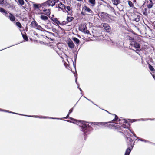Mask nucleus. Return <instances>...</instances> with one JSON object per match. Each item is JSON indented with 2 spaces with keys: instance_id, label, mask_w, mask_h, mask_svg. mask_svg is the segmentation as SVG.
<instances>
[{
  "instance_id": "603ef678",
  "label": "nucleus",
  "mask_w": 155,
  "mask_h": 155,
  "mask_svg": "<svg viewBox=\"0 0 155 155\" xmlns=\"http://www.w3.org/2000/svg\"><path fill=\"white\" fill-rule=\"evenodd\" d=\"M0 111H4V110H3V109H1L0 108Z\"/></svg>"
},
{
  "instance_id": "a19ab883",
  "label": "nucleus",
  "mask_w": 155,
  "mask_h": 155,
  "mask_svg": "<svg viewBox=\"0 0 155 155\" xmlns=\"http://www.w3.org/2000/svg\"><path fill=\"white\" fill-rule=\"evenodd\" d=\"M4 0H0V4H3Z\"/></svg>"
},
{
  "instance_id": "ea45409f",
  "label": "nucleus",
  "mask_w": 155,
  "mask_h": 155,
  "mask_svg": "<svg viewBox=\"0 0 155 155\" xmlns=\"http://www.w3.org/2000/svg\"><path fill=\"white\" fill-rule=\"evenodd\" d=\"M74 107H73L72 108L70 109L69 110V114H70L72 112V111H73V108Z\"/></svg>"
},
{
  "instance_id": "e433bc0d",
  "label": "nucleus",
  "mask_w": 155,
  "mask_h": 155,
  "mask_svg": "<svg viewBox=\"0 0 155 155\" xmlns=\"http://www.w3.org/2000/svg\"><path fill=\"white\" fill-rule=\"evenodd\" d=\"M148 120V119H138L137 120V121H146Z\"/></svg>"
},
{
  "instance_id": "f03ea898",
  "label": "nucleus",
  "mask_w": 155,
  "mask_h": 155,
  "mask_svg": "<svg viewBox=\"0 0 155 155\" xmlns=\"http://www.w3.org/2000/svg\"><path fill=\"white\" fill-rule=\"evenodd\" d=\"M127 143H129V144L131 147V148L128 147V148L126 149L124 155H129L132 149L133 148V147L134 145V142L133 143V140L130 137H127Z\"/></svg>"
},
{
  "instance_id": "7c9ffc66",
  "label": "nucleus",
  "mask_w": 155,
  "mask_h": 155,
  "mask_svg": "<svg viewBox=\"0 0 155 155\" xmlns=\"http://www.w3.org/2000/svg\"><path fill=\"white\" fill-rule=\"evenodd\" d=\"M128 4L130 6V7H132L133 6V4L132 3V2L130 1H128Z\"/></svg>"
},
{
  "instance_id": "a18cd8bd",
  "label": "nucleus",
  "mask_w": 155,
  "mask_h": 155,
  "mask_svg": "<svg viewBox=\"0 0 155 155\" xmlns=\"http://www.w3.org/2000/svg\"><path fill=\"white\" fill-rule=\"evenodd\" d=\"M79 87V85L78 86V88H79L80 89V91H81V92H82V90H81V88Z\"/></svg>"
},
{
  "instance_id": "c85d7f7f",
  "label": "nucleus",
  "mask_w": 155,
  "mask_h": 155,
  "mask_svg": "<svg viewBox=\"0 0 155 155\" xmlns=\"http://www.w3.org/2000/svg\"><path fill=\"white\" fill-rule=\"evenodd\" d=\"M3 111L5 112H7L9 113H12V114H14L21 115H22V114H18V113H14V112H11V111H8V110H4V111Z\"/></svg>"
},
{
  "instance_id": "e2e57ef3",
  "label": "nucleus",
  "mask_w": 155,
  "mask_h": 155,
  "mask_svg": "<svg viewBox=\"0 0 155 155\" xmlns=\"http://www.w3.org/2000/svg\"><path fill=\"white\" fill-rule=\"evenodd\" d=\"M66 22H65V24H66Z\"/></svg>"
},
{
  "instance_id": "2eb2a0df",
  "label": "nucleus",
  "mask_w": 155,
  "mask_h": 155,
  "mask_svg": "<svg viewBox=\"0 0 155 155\" xmlns=\"http://www.w3.org/2000/svg\"><path fill=\"white\" fill-rule=\"evenodd\" d=\"M43 12L45 13V15L48 16L50 15V12L49 9H44Z\"/></svg>"
},
{
  "instance_id": "9d476101",
  "label": "nucleus",
  "mask_w": 155,
  "mask_h": 155,
  "mask_svg": "<svg viewBox=\"0 0 155 155\" xmlns=\"http://www.w3.org/2000/svg\"><path fill=\"white\" fill-rule=\"evenodd\" d=\"M68 46L71 48L72 49L74 48L75 45L72 41L70 40L67 43Z\"/></svg>"
},
{
  "instance_id": "bf43d9fd",
  "label": "nucleus",
  "mask_w": 155,
  "mask_h": 155,
  "mask_svg": "<svg viewBox=\"0 0 155 155\" xmlns=\"http://www.w3.org/2000/svg\"><path fill=\"white\" fill-rule=\"evenodd\" d=\"M106 111H107V112H108V113H109V112H108V111H107V110H106Z\"/></svg>"
},
{
  "instance_id": "473e14b6",
  "label": "nucleus",
  "mask_w": 155,
  "mask_h": 155,
  "mask_svg": "<svg viewBox=\"0 0 155 155\" xmlns=\"http://www.w3.org/2000/svg\"><path fill=\"white\" fill-rule=\"evenodd\" d=\"M112 114L113 115L115 116V118H114V119L113 120V121H116V120H118V117L115 114Z\"/></svg>"
},
{
  "instance_id": "5701e85b",
  "label": "nucleus",
  "mask_w": 155,
  "mask_h": 155,
  "mask_svg": "<svg viewBox=\"0 0 155 155\" xmlns=\"http://www.w3.org/2000/svg\"><path fill=\"white\" fill-rule=\"evenodd\" d=\"M153 4V3H150L148 4L147 5V8L149 9H150L151 8H152Z\"/></svg>"
},
{
  "instance_id": "2f4dec72",
  "label": "nucleus",
  "mask_w": 155,
  "mask_h": 155,
  "mask_svg": "<svg viewBox=\"0 0 155 155\" xmlns=\"http://www.w3.org/2000/svg\"><path fill=\"white\" fill-rule=\"evenodd\" d=\"M87 27L86 25H83V26L82 27V29L83 30L82 31L85 32V30H86Z\"/></svg>"
},
{
  "instance_id": "f704fd0d",
  "label": "nucleus",
  "mask_w": 155,
  "mask_h": 155,
  "mask_svg": "<svg viewBox=\"0 0 155 155\" xmlns=\"http://www.w3.org/2000/svg\"><path fill=\"white\" fill-rule=\"evenodd\" d=\"M45 32H46L49 34L50 35H53V36H54V34L52 32H50L48 31H47L45 30Z\"/></svg>"
},
{
  "instance_id": "c03bdc74",
  "label": "nucleus",
  "mask_w": 155,
  "mask_h": 155,
  "mask_svg": "<svg viewBox=\"0 0 155 155\" xmlns=\"http://www.w3.org/2000/svg\"><path fill=\"white\" fill-rule=\"evenodd\" d=\"M54 2H55V4L56 3H57L59 1V0H54Z\"/></svg>"
},
{
  "instance_id": "1a4fd4ad",
  "label": "nucleus",
  "mask_w": 155,
  "mask_h": 155,
  "mask_svg": "<svg viewBox=\"0 0 155 155\" xmlns=\"http://www.w3.org/2000/svg\"><path fill=\"white\" fill-rule=\"evenodd\" d=\"M128 129L129 130L130 132L132 133L133 134V136H134L135 137H136L137 138V139L139 140L140 141H141L144 142H146V143H149V142L148 141H147L143 139L142 138H140L139 137H137L136 136V134L133 132L131 130H130L129 128H128Z\"/></svg>"
},
{
  "instance_id": "6e6d98bb",
  "label": "nucleus",
  "mask_w": 155,
  "mask_h": 155,
  "mask_svg": "<svg viewBox=\"0 0 155 155\" xmlns=\"http://www.w3.org/2000/svg\"><path fill=\"white\" fill-rule=\"evenodd\" d=\"M67 121L68 122H70V121L69 120H67Z\"/></svg>"
},
{
  "instance_id": "37998d69",
  "label": "nucleus",
  "mask_w": 155,
  "mask_h": 155,
  "mask_svg": "<svg viewBox=\"0 0 155 155\" xmlns=\"http://www.w3.org/2000/svg\"><path fill=\"white\" fill-rule=\"evenodd\" d=\"M84 97L85 98H86V99H87V100H89L90 101H91V102H92L93 103V102L91 101V100H89L88 99H87V98H86V97H85L84 96Z\"/></svg>"
},
{
  "instance_id": "680f3d73",
  "label": "nucleus",
  "mask_w": 155,
  "mask_h": 155,
  "mask_svg": "<svg viewBox=\"0 0 155 155\" xmlns=\"http://www.w3.org/2000/svg\"><path fill=\"white\" fill-rule=\"evenodd\" d=\"M118 126H119V125H118V126H117V127H118Z\"/></svg>"
},
{
  "instance_id": "423d86ee",
  "label": "nucleus",
  "mask_w": 155,
  "mask_h": 155,
  "mask_svg": "<svg viewBox=\"0 0 155 155\" xmlns=\"http://www.w3.org/2000/svg\"><path fill=\"white\" fill-rule=\"evenodd\" d=\"M54 2V0H49L42 4L44 6H45L46 5H47L49 6H53L55 5V2Z\"/></svg>"
},
{
  "instance_id": "a878e982",
  "label": "nucleus",
  "mask_w": 155,
  "mask_h": 155,
  "mask_svg": "<svg viewBox=\"0 0 155 155\" xmlns=\"http://www.w3.org/2000/svg\"><path fill=\"white\" fill-rule=\"evenodd\" d=\"M16 26H17L18 27L20 28H21L22 25L19 22H17L16 23Z\"/></svg>"
},
{
  "instance_id": "09e8293b",
  "label": "nucleus",
  "mask_w": 155,
  "mask_h": 155,
  "mask_svg": "<svg viewBox=\"0 0 155 155\" xmlns=\"http://www.w3.org/2000/svg\"><path fill=\"white\" fill-rule=\"evenodd\" d=\"M123 128H126V125H124V124H123Z\"/></svg>"
},
{
  "instance_id": "c756f323",
  "label": "nucleus",
  "mask_w": 155,
  "mask_h": 155,
  "mask_svg": "<svg viewBox=\"0 0 155 155\" xmlns=\"http://www.w3.org/2000/svg\"><path fill=\"white\" fill-rule=\"evenodd\" d=\"M127 39L129 40L133 41L134 40V38L133 37H132L129 36H127Z\"/></svg>"
},
{
  "instance_id": "4be33fe9",
  "label": "nucleus",
  "mask_w": 155,
  "mask_h": 155,
  "mask_svg": "<svg viewBox=\"0 0 155 155\" xmlns=\"http://www.w3.org/2000/svg\"><path fill=\"white\" fill-rule=\"evenodd\" d=\"M133 21H135L136 22H138L140 21V16L138 15L136 18L133 19Z\"/></svg>"
},
{
  "instance_id": "3c124183",
  "label": "nucleus",
  "mask_w": 155,
  "mask_h": 155,
  "mask_svg": "<svg viewBox=\"0 0 155 155\" xmlns=\"http://www.w3.org/2000/svg\"><path fill=\"white\" fill-rule=\"evenodd\" d=\"M134 51L136 53H137L139 55V53L137 52V51H136V50H134Z\"/></svg>"
},
{
  "instance_id": "7ed1b4c3",
  "label": "nucleus",
  "mask_w": 155,
  "mask_h": 155,
  "mask_svg": "<svg viewBox=\"0 0 155 155\" xmlns=\"http://www.w3.org/2000/svg\"><path fill=\"white\" fill-rule=\"evenodd\" d=\"M130 45L131 46L134 47L135 48H137V49L136 50V51H140L139 49L140 48V45L139 43L132 41L130 42Z\"/></svg>"
},
{
  "instance_id": "4468645a",
  "label": "nucleus",
  "mask_w": 155,
  "mask_h": 155,
  "mask_svg": "<svg viewBox=\"0 0 155 155\" xmlns=\"http://www.w3.org/2000/svg\"><path fill=\"white\" fill-rule=\"evenodd\" d=\"M52 21L54 22L57 25H59V24H60V25H61V23H60V21L58 20L55 18H53L52 19Z\"/></svg>"
},
{
  "instance_id": "4d7b16f0",
  "label": "nucleus",
  "mask_w": 155,
  "mask_h": 155,
  "mask_svg": "<svg viewBox=\"0 0 155 155\" xmlns=\"http://www.w3.org/2000/svg\"><path fill=\"white\" fill-rule=\"evenodd\" d=\"M125 123H127V122L126 121H125Z\"/></svg>"
},
{
  "instance_id": "5fc2aeb1",
  "label": "nucleus",
  "mask_w": 155,
  "mask_h": 155,
  "mask_svg": "<svg viewBox=\"0 0 155 155\" xmlns=\"http://www.w3.org/2000/svg\"><path fill=\"white\" fill-rule=\"evenodd\" d=\"M16 17H18V15H16Z\"/></svg>"
},
{
  "instance_id": "cd10ccee",
  "label": "nucleus",
  "mask_w": 155,
  "mask_h": 155,
  "mask_svg": "<svg viewBox=\"0 0 155 155\" xmlns=\"http://www.w3.org/2000/svg\"><path fill=\"white\" fill-rule=\"evenodd\" d=\"M89 2L90 3L93 5H95V0H89Z\"/></svg>"
},
{
  "instance_id": "864d4df0",
  "label": "nucleus",
  "mask_w": 155,
  "mask_h": 155,
  "mask_svg": "<svg viewBox=\"0 0 155 155\" xmlns=\"http://www.w3.org/2000/svg\"><path fill=\"white\" fill-rule=\"evenodd\" d=\"M76 58H77V57H76H76H75V61H76Z\"/></svg>"
},
{
  "instance_id": "20e7f679",
  "label": "nucleus",
  "mask_w": 155,
  "mask_h": 155,
  "mask_svg": "<svg viewBox=\"0 0 155 155\" xmlns=\"http://www.w3.org/2000/svg\"><path fill=\"white\" fill-rule=\"evenodd\" d=\"M22 116H25L29 117H34L35 118H44V119H60V118H53L50 117H43V116H42L41 117H40L38 116H35V115H22Z\"/></svg>"
},
{
  "instance_id": "13d9d810",
  "label": "nucleus",
  "mask_w": 155,
  "mask_h": 155,
  "mask_svg": "<svg viewBox=\"0 0 155 155\" xmlns=\"http://www.w3.org/2000/svg\"><path fill=\"white\" fill-rule=\"evenodd\" d=\"M153 78L155 79V76H153Z\"/></svg>"
},
{
  "instance_id": "a211bd4d",
  "label": "nucleus",
  "mask_w": 155,
  "mask_h": 155,
  "mask_svg": "<svg viewBox=\"0 0 155 155\" xmlns=\"http://www.w3.org/2000/svg\"><path fill=\"white\" fill-rule=\"evenodd\" d=\"M69 114V113H68V114H67V116L65 117H64L63 118H65V119H67V118H70L71 120H74V121H75V122H74V123L76 122V121H78V120H76L74 119L73 118H71V117H69V114Z\"/></svg>"
},
{
  "instance_id": "58836bf2",
  "label": "nucleus",
  "mask_w": 155,
  "mask_h": 155,
  "mask_svg": "<svg viewBox=\"0 0 155 155\" xmlns=\"http://www.w3.org/2000/svg\"><path fill=\"white\" fill-rule=\"evenodd\" d=\"M149 69L151 71H153V70H154L153 68L151 65H150L149 66Z\"/></svg>"
},
{
  "instance_id": "79ce46f5",
  "label": "nucleus",
  "mask_w": 155,
  "mask_h": 155,
  "mask_svg": "<svg viewBox=\"0 0 155 155\" xmlns=\"http://www.w3.org/2000/svg\"><path fill=\"white\" fill-rule=\"evenodd\" d=\"M86 33L88 34L89 33V31L87 30H85V32Z\"/></svg>"
},
{
  "instance_id": "0eeeda50",
  "label": "nucleus",
  "mask_w": 155,
  "mask_h": 155,
  "mask_svg": "<svg viewBox=\"0 0 155 155\" xmlns=\"http://www.w3.org/2000/svg\"><path fill=\"white\" fill-rule=\"evenodd\" d=\"M0 12L7 18H8L9 16L10 13L2 8L0 7Z\"/></svg>"
},
{
  "instance_id": "f8f14e48",
  "label": "nucleus",
  "mask_w": 155,
  "mask_h": 155,
  "mask_svg": "<svg viewBox=\"0 0 155 155\" xmlns=\"http://www.w3.org/2000/svg\"><path fill=\"white\" fill-rule=\"evenodd\" d=\"M58 8L61 9L62 10L66 8L65 5L61 2H60L59 4H58Z\"/></svg>"
},
{
  "instance_id": "aec40b11",
  "label": "nucleus",
  "mask_w": 155,
  "mask_h": 155,
  "mask_svg": "<svg viewBox=\"0 0 155 155\" xmlns=\"http://www.w3.org/2000/svg\"><path fill=\"white\" fill-rule=\"evenodd\" d=\"M113 4L117 5L119 3V0H112Z\"/></svg>"
},
{
  "instance_id": "de8ad7c7",
  "label": "nucleus",
  "mask_w": 155,
  "mask_h": 155,
  "mask_svg": "<svg viewBox=\"0 0 155 155\" xmlns=\"http://www.w3.org/2000/svg\"><path fill=\"white\" fill-rule=\"evenodd\" d=\"M78 78V77L77 76L76 77V79H75V82H76L77 83V79Z\"/></svg>"
},
{
  "instance_id": "39448f33",
  "label": "nucleus",
  "mask_w": 155,
  "mask_h": 155,
  "mask_svg": "<svg viewBox=\"0 0 155 155\" xmlns=\"http://www.w3.org/2000/svg\"><path fill=\"white\" fill-rule=\"evenodd\" d=\"M31 25L32 27L38 29H40L42 28L41 27L38 25L37 23L35 21H33L31 22Z\"/></svg>"
},
{
  "instance_id": "8fccbe9b",
  "label": "nucleus",
  "mask_w": 155,
  "mask_h": 155,
  "mask_svg": "<svg viewBox=\"0 0 155 155\" xmlns=\"http://www.w3.org/2000/svg\"><path fill=\"white\" fill-rule=\"evenodd\" d=\"M150 1V3H153V2L152 0H149Z\"/></svg>"
},
{
  "instance_id": "72a5a7b5",
  "label": "nucleus",
  "mask_w": 155,
  "mask_h": 155,
  "mask_svg": "<svg viewBox=\"0 0 155 155\" xmlns=\"http://www.w3.org/2000/svg\"><path fill=\"white\" fill-rule=\"evenodd\" d=\"M18 2L21 5H23L24 4V2L23 0H18Z\"/></svg>"
},
{
  "instance_id": "c9c22d12",
  "label": "nucleus",
  "mask_w": 155,
  "mask_h": 155,
  "mask_svg": "<svg viewBox=\"0 0 155 155\" xmlns=\"http://www.w3.org/2000/svg\"><path fill=\"white\" fill-rule=\"evenodd\" d=\"M52 31L54 32L57 33L58 30L55 28H53L52 30Z\"/></svg>"
},
{
  "instance_id": "49530a36",
  "label": "nucleus",
  "mask_w": 155,
  "mask_h": 155,
  "mask_svg": "<svg viewBox=\"0 0 155 155\" xmlns=\"http://www.w3.org/2000/svg\"><path fill=\"white\" fill-rule=\"evenodd\" d=\"M148 119V120H153L155 119H149V118Z\"/></svg>"
},
{
  "instance_id": "bb28decb",
  "label": "nucleus",
  "mask_w": 155,
  "mask_h": 155,
  "mask_svg": "<svg viewBox=\"0 0 155 155\" xmlns=\"http://www.w3.org/2000/svg\"><path fill=\"white\" fill-rule=\"evenodd\" d=\"M40 5L39 4H33V6L36 9L39 8V6Z\"/></svg>"
},
{
  "instance_id": "6e6552de",
  "label": "nucleus",
  "mask_w": 155,
  "mask_h": 155,
  "mask_svg": "<svg viewBox=\"0 0 155 155\" xmlns=\"http://www.w3.org/2000/svg\"><path fill=\"white\" fill-rule=\"evenodd\" d=\"M102 25L107 32H109L110 31L111 28L108 24L104 23L102 24Z\"/></svg>"
},
{
  "instance_id": "f257e3e1",
  "label": "nucleus",
  "mask_w": 155,
  "mask_h": 155,
  "mask_svg": "<svg viewBox=\"0 0 155 155\" xmlns=\"http://www.w3.org/2000/svg\"><path fill=\"white\" fill-rule=\"evenodd\" d=\"M75 124L81 127L82 130L84 133H86L87 131L91 132L93 130V128L91 126L84 121L78 120Z\"/></svg>"
},
{
  "instance_id": "9b49d317",
  "label": "nucleus",
  "mask_w": 155,
  "mask_h": 155,
  "mask_svg": "<svg viewBox=\"0 0 155 155\" xmlns=\"http://www.w3.org/2000/svg\"><path fill=\"white\" fill-rule=\"evenodd\" d=\"M92 124L94 125H96L98 126H102L106 124L107 123L106 122H92Z\"/></svg>"
},
{
  "instance_id": "ddd939ff",
  "label": "nucleus",
  "mask_w": 155,
  "mask_h": 155,
  "mask_svg": "<svg viewBox=\"0 0 155 155\" xmlns=\"http://www.w3.org/2000/svg\"><path fill=\"white\" fill-rule=\"evenodd\" d=\"M8 18H9L10 20L12 22L14 21L15 20V17L12 13H10L9 16Z\"/></svg>"
},
{
  "instance_id": "4c0bfd02",
  "label": "nucleus",
  "mask_w": 155,
  "mask_h": 155,
  "mask_svg": "<svg viewBox=\"0 0 155 155\" xmlns=\"http://www.w3.org/2000/svg\"><path fill=\"white\" fill-rule=\"evenodd\" d=\"M66 8L68 11H70L71 9V7L69 6H66Z\"/></svg>"
},
{
  "instance_id": "052dcab7",
  "label": "nucleus",
  "mask_w": 155,
  "mask_h": 155,
  "mask_svg": "<svg viewBox=\"0 0 155 155\" xmlns=\"http://www.w3.org/2000/svg\"><path fill=\"white\" fill-rule=\"evenodd\" d=\"M92 123V122H89V123Z\"/></svg>"
},
{
  "instance_id": "412c9836",
  "label": "nucleus",
  "mask_w": 155,
  "mask_h": 155,
  "mask_svg": "<svg viewBox=\"0 0 155 155\" xmlns=\"http://www.w3.org/2000/svg\"><path fill=\"white\" fill-rule=\"evenodd\" d=\"M74 19L73 17H70L68 16L67 18V20L68 22H71Z\"/></svg>"
},
{
  "instance_id": "393cba45",
  "label": "nucleus",
  "mask_w": 155,
  "mask_h": 155,
  "mask_svg": "<svg viewBox=\"0 0 155 155\" xmlns=\"http://www.w3.org/2000/svg\"><path fill=\"white\" fill-rule=\"evenodd\" d=\"M22 36L23 38L25 39L26 41L28 40V38L27 35H26L22 34Z\"/></svg>"
},
{
  "instance_id": "dca6fc26",
  "label": "nucleus",
  "mask_w": 155,
  "mask_h": 155,
  "mask_svg": "<svg viewBox=\"0 0 155 155\" xmlns=\"http://www.w3.org/2000/svg\"><path fill=\"white\" fill-rule=\"evenodd\" d=\"M72 39L76 44H78L80 42V40L78 38L76 37L73 38Z\"/></svg>"
},
{
  "instance_id": "6ab92c4d",
  "label": "nucleus",
  "mask_w": 155,
  "mask_h": 155,
  "mask_svg": "<svg viewBox=\"0 0 155 155\" xmlns=\"http://www.w3.org/2000/svg\"><path fill=\"white\" fill-rule=\"evenodd\" d=\"M147 10H148V8H145L144 9V10L143 11V14L147 16V14H148Z\"/></svg>"
},
{
  "instance_id": "f3484780",
  "label": "nucleus",
  "mask_w": 155,
  "mask_h": 155,
  "mask_svg": "<svg viewBox=\"0 0 155 155\" xmlns=\"http://www.w3.org/2000/svg\"><path fill=\"white\" fill-rule=\"evenodd\" d=\"M40 18L44 21L48 19V18L47 16L43 15H41L40 16Z\"/></svg>"
},
{
  "instance_id": "b1692460",
  "label": "nucleus",
  "mask_w": 155,
  "mask_h": 155,
  "mask_svg": "<svg viewBox=\"0 0 155 155\" xmlns=\"http://www.w3.org/2000/svg\"><path fill=\"white\" fill-rule=\"evenodd\" d=\"M84 9L87 12H91V13L92 12L91 9L86 6H84Z\"/></svg>"
}]
</instances>
